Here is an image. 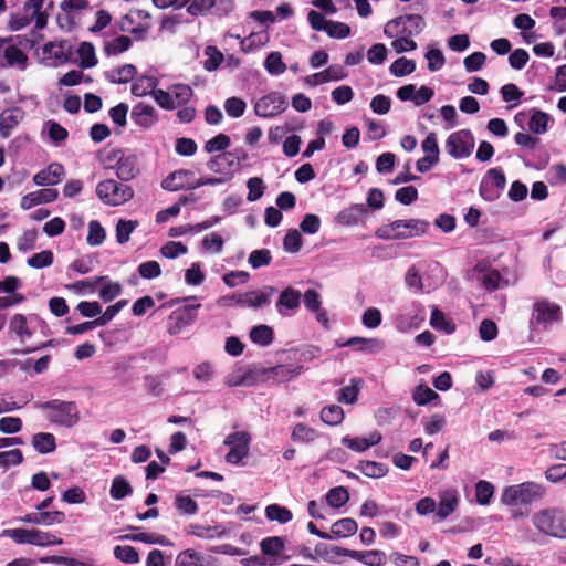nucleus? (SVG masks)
Wrapping results in <instances>:
<instances>
[{
    "mask_svg": "<svg viewBox=\"0 0 566 566\" xmlns=\"http://www.w3.org/2000/svg\"><path fill=\"white\" fill-rule=\"evenodd\" d=\"M238 159L239 157H237V154L223 151L212 156L207 161L206 166L210 171L222 176L229 181L234 177V174L239 171Z\"/></svg>",
    "mask_w": 566,
    "mask_h": 566,
    "instance_id": "4468645a",
    "label": "nucleus"
},
{
    "mask_svg": "<svg viewBox=\"0 0 566 566\" xmlns=\"http://www.w3.org/2000/svg\"><path fill=\"white\" fill-rule=\"evenodd\" d=\"M439 500L437 516L440 520H446L457 510L459 505V494L454 489H447L440 493Z\"/></svg>",
    "mask_w": 566,
    "mask_h": 566,
    "instance_id": "7c9ffc66",
    "label": "nucleus"
},
{
    "mask_svg": "<svg viewBox=\"0 0 566 566\" xmlns=\"http://www.w3.org/2000/svg\"><path fill=\"white\" fill-rule=\"evenodd\" d=\"M136 74V67L133 64H125L120 67L107 71L105 78L111 83L125 84L133 81Z\"/></svg>",
    "mask_w": 566,
    "mask_h": 566,
    "instance_id": "c9c22d12",
    "label": "nucleus"
},
{
    "mask_svg": "<svg viewBox=\"0 0 566 566\" xmlns=\"http://www.w3.org/2000/svg\"><path fill=\"white\" fill-rule=\"evenodd\" d=\"M506 178L501 168H491L486 176L483 178L481 184V195L484 198L493 199L497 196V193H492L491 196H488L486 192L489 188L494 187L496 189V192L499 190H502L505 187Z\"/></svg>",
    "mask_w": 566,
    "mask_h": 566,
    "instance_id": "c756f323",
    "label": "nucleus"
},
{
    "mask_svg": "<svg viewBox=\"0 0 566 566\" xmlns=\"http://www.w3.org/2000/svg\"><path fill=\"white\" fill-rule=\"evenodd\" d=\"M24 117V112L20 107H10L0 115V135L8 138L12 130L18 127Z\"/></svg>",
    "mask_w": 566,
    "mask_h": 566,
    "instance_id": "c85d7f7f",
    "label": "nucleus"
},
{
    "mask_svg": "<svg viewBox=\"0 0 566 566\" xmlns=\"http://www.w3.org/2000/svg\"><path fill=\"white\" fill-rule=\"evenodd\" d=\"M113 157L116 159V176L122 181H129L135 178L138 168L134 155H125L120 149H115Z\"/></svg>",
    "mask_w": 566,
    "mask_h": 566,
    "instance_id": "4be33fe9",
    "label": "nucleus"
},
{
    "mask_svg": "<svg viewBox=\"0 0 566 566\" xmlns=\"http://www.w3.org/2000/svg\"><path fill=\"white\" fill-rule=\"evenodd\" d=\"M113 554L115 558L126 564H137L140 560L137 549L130 545H116Z\"/></svg>",
    "mask_w": 566,
    "mask_h": 566,
    "instance_id": "603ef678",
    "label": "nucleus"
},
{
    "mask_svg": "<svg viewBox=\"0 0 566 566\" xmlns=\"http://www.w3.org/2000/svg\"><path fill=\"white\" fill-rule=\"evenodd\" d=\"M250 441V434L244 431H237L229 434L224 440V444L229 447L226 461L231 464L240 463L249 453Z\"/></svg>",
    "mask_w": 566,
    "mask_h": 566,
    "instance_id": "ddd939ff",
    "label": "nucleus"
},
{
    "mask_svg": "<svg viewBox=\"0 0 566 566\" xmlns=\"http://www.w3.org/2000/svg\"><path fill=\"white\" fill-rule=\"evenodd\" d=\"M275 292L272 286H264L261 290L249 291L238 294L241 307H250L254 310L262 308L271 303V298Z\"/></svg>",
    "mask_w": 566,
    "mask_h": 566,
    "instance_id": "6ab92c4d",
    "label": "nucleus"
},
{
    "mask_svg": "<svg viewBox=\"0 0 566 566\" xmlns=\"http://www.w3.org/2000/svg\"><path fill=\"white\" fill-rule=\"evenodd\" d=\"M302 294L300 291L289 286L281 292L275 307L282 317H290L296 313L301 306Z\"/></svg>",
    "mask_w": 566,
    "mask_h": 566,
    "instance_id": "412c9836",
    "label": "nucleus"
},
{
    "mask_svg": "<svg viewBox=\"0 0 566 566\" xmlns=\"http://www.w3.org/2000/svg\"><path fill=\"white\" fill-rule=\"evenodd\" d=\"M260 371L254 370H244L237 369L233 373L229 374L226 378V384L229 387H239V386H253L259 379Z\"/></svg>",
    "mask_w": 566,
    "mask_h": 566,
    "instance_id": "473e14b6",
    "label": "nucleus"
},
{
    "mask_svg": "<svg viewBox=\"0 0 566 566\" xmlns=\"http://www.w3.org/2000/svg\"><path fill=\"white\" fill-rule=\"evenodd\" d=\"M430 325L436 329H441L446 334H452L455 329V325L448 321L442 311L437 307L432 308Z\"/></svg>",
    "mask_w": 566,
    "mask_h": 566,
    "instance_id": "5fc2aeb1",
    "label": "nucleus"
},
{
    "mask_svg": "<svg viewBox=\"0 0 566 566\" xmlns=\"http://www.w3.org/2000/svg\"><path fill=\"white\" fill-rule=\"evenodd\" d=\"M321 419L328 426H337L344 419V410L338 405H331L321 410Z\"/></svg>",
    "mask_w": 566,
    "mask_h": 566,
    "instance_id": "864d4df0",
    "label": "nucleus"
},
{
    "mask_svg": "<svg viewBox=\"0 0 566 566\" xmlns=\"http://www.w3.org/2000/svg\"><path fill=\"white\" fill-rule=\"evenodd\" d=\"M188 303L182 307L176 308L171 312L167 322V332L169 335H179L186 327L191 325L198 316V310L201 304L196 301V297L187 300Z\"/></svg>",
    "mask_w": 566,
    "mask_h": 566,
    "instance_id": "9d476101",
    "label": "nucleus"
},
{
    "mask_svg": "<svg viewBox=\"0 0 566 566\" xmlns=\"http://www.w3.org/2000/svg\"><path fill=\"white\" fill-rule=\"evenodd\" d=\"M63 541L50 532L31 528V545L46 547L61 545Z\"/></svg>",
    "mask_w": 566,
    "mask_h": 566,
    "instance_id": "37998d69",
    "label": "nucleus"
},
{
    "mask_svg": "<svg viewBox=\"0 0 566 566\" xmlns=\"http://www.w3.org/2000/svg\"><path fill=\"white\" fill-rule=\"evenodd\" d=\"M33 408L41 410L51 424L62 428H73L81 419L78 406L74 401L60 399L35 401Z\"/></svg>",
    "mask_w": 566,
    "mask_h": 566,
    "instance_id": "f257e3e1",
    "label": "nucleus"
},
{
    "mask_svg": "<svg viewBox=\"0 0 566 566\" xmlns=\"http://www.w3.org/2000/svg\"><path fill=\"white\" fill-rule=\"evenodd\" d=\"M64 175V167L59 163H52L34 175L33 182L36 186H54L62 181Z\"/></svg>",
    "mask_w": 566,
    "mask_h": 566,
    "instance_id": "393cba45",
    "label": "nucleus"
},
{
    "mask_svg": "<svg viewBox=\"0 0 566 566\" xmlns=\"http://www.w3.org/2000/svg\"><path fill=\"white\" fill-rule=\"evenodd\" d=\"M133 493L129 482L122 475L115 476L112 481L109 494L114 500H123Z\"/></svg>",
    "mask_w": 566,
    "mask_h": 566,
    "instance_id": "c03bdc74",
    "label": "nucleus"
},
{
    "mask_svg": "<svg viewBox=\"0 0 566 566\" xmlns=\"http://www.w3.org/2000/svg\"><path fill=\"white\" fill-rule=\"evenodd\" d=\"M261 551L264 555L276 557L284 549V541L281 537H266L260 543Z\"/></svg>",
    "mask_w": 566,
    "mask_h": 566,
    "instance_id": "4d7b16f0",
    "label": "nucleus"
},
{
    "mask_svg": "<svg viewBox=\"0 0 566 566\" xmlns=\"http://www.w3.org/2000/svg\"><path fill=\"white\" fill-rule=\"evenodd\" d=\"M193 96V91L188 84L177 83L165 90H157L153 93L155 102L166 111H172L186 105Z\"/></svg>",
    "mask_w": 566,
    "mask_h": 566,
    "instance_id": "0eeeda50",
    "label": "nucleus"
},
{
    "mask_svg": "<svg viewBox=\"0 0 566 566\" xmlns=\"http://www.w3.org/2000/svg\"><path fill=\"white\" fill-rule=\"evenodd\" d=\"M429 222L421 219L395 220L379 227L375 234L382 240H402L420 237L427 232Z\"/></svg>",
    "mask_w": 566,
    "mask_h": 566,
    "instance_id": "f03ea898",
    "label": "nucleus"
},
{
    "mask_svg": "<svg viewBox=\"0 0 566 566\" xmlns=\"http://www.w3.org/2000/svg\"><path fill=\"white\" fill-rule=\"evenodd\" d=\"M533 525L545 535L566 538V514L558 509H545L532 516Z\"/></svg>",
    "mask_w": 566,
    "mask_h": 566,
    "instance_id": "20e7f679",
    "label": "nucleus"
},
{
    "mask_svg": "<svg viewBox=\"0 0 566 566\" xmlns=\"http://www.w3.org/2000/svg\"><path fill=\"white\" fill-rule=\"evenodd\" d=\"M334 552L337 556L349 557L366 566H382L387 560V555L380 549L355 551L343 547H335Z\"/></svg>",
    "mask_w": 566,
    "mask_h": 566,
    "instance_id": "dca6fc26",
    "label": "nucleus"
},
{
    "mask_svg": "<svg viewBox=\"0 0 566 566\" xmlns=\"http://www.w3.org/2000/svg\"><path fill=\"white\" fill-rule=\"evenodd\" d=\"M224 111L228 116L239 118L243 116L247 109V103L240 97H229L224 101Z\"/></svg>",
    "mask_w": 566,
    "mask_h": 566,
    "instance_id": "e2e57ef3",
    "label": "nucleus"
},
{
    "mask_svg": "<svg viewBox=\"0 0 566 566\" xmlns=\"http://www.w3.org/2000/svg\"><path fill=\"white\" fill-rule=\"evenodd\" d=\"M38 237L39 234L35 229L25 230L18 239V250L23 253L33 250L38 241Z\"/></svg>",
    "mask_w": 566,
    "mask_h": 566,
    "instance_id": "774afa93",
    "label": "nucleus"
},
{
    "mask_svg": "<svg viewBox=\"0 0 566 566\" xmlns=\"http://www.w3.org/2000/svg\"><path fill=\"white\" fill-rule=\"evenodd\" d=\"M264 69L273 76L283 74L286 70V65L282 60L281 53L277 51L271 52L264 61Z\"/></svg>",
    "mask_w": 566,
    "mask_h": 566,
    "instance_id": "3c124183",
    "label": "nucleus"
},
{
    "mask_svg": "<svg viewBox=\"0 0 566 566\" xmlns=\"http://www.w3.org/2000/svg\"><path fill=\"white\" fill-rule=\"evenodd\" d=\"M132 45V40L127 35H119L109 41H106L104 44V50L107 55H118L129 49Z\"/></svg>",
    "mask_w": 566,
    "mask_h": 566,
    "instance_id": "8fccbe9b",
    "label": "nucleus"
},
{
    "mask_svg": "<svg viewBox=\"0 0 566 566\" xmlns=\"http://www.w3.org/2000/svg\"><path fill=\"white\" fill-rule=\"evenodd\" d=\"M301 365H277L270 368H263L260 370L261 378L265 380H273L275 382H285L302 371Z\"/></svg>",
    "mask_w": 566,
    "mask_h": 566,
    "instance_id": "5701e85b",
    "label": "nucleus"
},
{
    "mask_svg": "<svg viewBox=\"0 0 566 566\" xmlns=\"http://www.w3.org/2000/svg\"><path fill=\"white\" fill-rule=\"evenodd\" d=\"M287 108L285 96L279 92H270L260 97L254 104V113L262 118L280 115Z\"/></svg>",
    "mask_w": 566,
    "mask_h": 566,
    "instance_id": "f8f14e48",
    "label": "nucleus"
},
{
    "mask_svg": "<svg viewBox=\"0 0 566 566\" xmlns=\"http://www.w3.org/2000/svg\"><path fill=\"white\" fill-rule=\"evenodd\" d=\"M349 494L343 486L333 488L326 494V501L329 506L338 509L347 503Z\"/></svg>",
    "mask_w": 566,
    "mask_h": 566,
    "instance_id": "680f3d73",
    "label": "nucleus"
},
{
    "mask_svg": "<svg viewBox=\"0 0 566 566\" xmlns=\"http://www.w3.org/2000/svg\"><path fill=\"white\" fill-rule=\"evenodd\" d=\"M474 136L469 129H460L449 135L446 142V149L455 159L469 157L474 148Z\"/></svg>",
    "mask_w": 566,
    "mask_h": 566,
    "instance_id": "9b49d317",
    "label": "nucleus"
},
{
    "mask_svg": "<svg viewBox=\"0 0 566 566\" xmlns=\"http://www.w3.org/2000/svg\"><path fill=\"white\" fill-rule=\"evenodd\" d=\"M358 531V524L354 518L344 517L333 523L331 527L332 538H345L353 536Z\"/></svg>",
    "mask_w": 566,
    "mask_h": 566,
    "instance_id": "72a5a7b5",
    "label": "nucleus"
},
{
    "mask_svg": "<svg viewBox=\"0 0 566 566\" xmlns=\"http://www.w3.org/2000/svg\"><path fill=\"white\" fill-rule=\"evenodd\" d=\"M367 214V208L363 203L352 205L339 211L335 218L340 226L353 227L361 222Z\"/></svg>",
    "mask_w": 566,
    "mask_h": 566,
    "instance_id": "cd10ccee",
    "label": "nucleus"
},
{
    "mask_svg": "<svg viewBox=\"0 0 566 566\" xmlns=\"http://www.w3.org/2000/svg\"><path fill=\"white\" fill-rule=\"evenodd\" d=\"M32 447L40 454L51 453L56 449V441L53 433L39 432L32 436Z\"/></svg>",
    "mask_w": 566,
    "mask_h": 566,
    "instance_id": "e433bc0d",
    "label": "nucleus"
},
{
    "mask_svg": "<svg viewBox=\"0 0 566 566\" xmlns=\"http://www.w3.org/2000/svg\"><path fill=\"white\" fill-rule=\"evenodd\" d=\"M560 319V306L547 298H539L533 304L528 327L531 331H537L539 327L547 328Z\"/></svg>",
    "mask_w": 566,
    "mask_h": 566,
    "instance_id": "39448f33",
    "label": "nucleus"
},
{
    "mask_svg": "<svg viewBox=\"0 0 566 566\" xmlns=\"http://www.w3.org/2000/svg\"><path fill=\"white\" fill-rule=\"evenodd\" d=\"M44 126L51 142L56 146L61 145L69 136L67 130L54 120L45 122Z\"/></svg>",
    "mask_w": 566,
    "mask_h": 566,
    "instance_id": "052dcab7",
    "label": "nucleus"
},
{
    "mask_svg": "<svg viewBox=\"0 0 566 566\" xmlns=\"http://www.w3.org/2000/svg\"><path fill=\"white\" fill-rule=\"evenodd\" d=\"M175 506L185 515H195L198 512L197 502L189 495H185L182 493H178L175 496Z\"/></svg>",
    "mask_w": 566,
    "mask_h": 566,
    "instance_id": "bf43d9fd",
    "label": "nucleus"
},
{
    "mask_svg": "<svg viewBox=\"0 0 566 566\" xmlns=\"http://www.w3.org/2000/svg\"><path fill=\"white\" fill-rule=\"evenodd\" d=\"M544 488L535 482H524L506 488L502 502L506 505L528 504L544 495Z\"/></svg>",
    "mask_w": 566,
    "mask_h": 566,
    "instance_id": "6e6552de",
    "label": "nucleus"
},
{
    "mask_svg": "<svg viewBox=\"0 0 566 566\" xmlns=\"http://www.w3.org/2000/svg\"><path fill=\"white\" fill-rule=\"evenodd\" d=\"M96 196L104 205L117 207L129 201L134 197V190L128 185L106 179L97 184Z\"/></svg>",
    "mask_w": 566,
    "mask_h": 566,
    "instance_id": "423d86ee",
    "label": "nucleus"
},
{
    "mask_svg": "<svg viewBox=\"0 0 566 566\" xmlns=\"http://www.w3.org/2000/svg\"><path fill=\"white\" fill-rule=\"evenodd\" d=\"M317 437L318 432L314 428L302 422L295 424L291 433V439L296 443H311Z\"/></svg>",
    "mask_w": 566,
    "mask_h": 566,
    "instance_id": "a19ab883",
    "label": "nucleus"
},
{
    "mask_svg": "<svg viewBox=\"0 0 566 566\" xmlns=\"http://www.w3.org/2000/svg\"><path fill=\"white\" fill-rule=\"evenodd\" d=\"M106 233L102 224L97 220L88 223V234L86 241L92 247L101 245L105 240Z\"/></svg>",
    "mask_w": 566,
    "mask_h": 566,
    "instance_id": "0e129e2a",
    "label": "nucleus"
},
{
    "mask_svg": "<svg viewBox=\"0 0 566 566\" xmlns=\"http://www.w3.org/2000/svg\"><path fill=\"white\" fill-rule=\"evenodd\" d=\"M205 55L203 67L209 72L216 71L223 61V54L216 46H207Z\"/></svg>",
    "mask_w": 566,
    "mask_h": 566,
    "instance_id": "338daca9",
    "label": "nucleus"
},
{
    "mask_svg": "<svg viewBox=\"0 0 566 566\" xmlns=\"http://www.w3.org/2000/svg\"><path fill=\"white\" fill-rule=\"evenodd\" d=\"M44 0H27L22 11L10 15L8 27L11 31H19L35 21L38 30L43 29L48 22V14L42 11Z\"/></svg>",
    "mask_w": 566,
    "mask_h": 566,
    "instance_id": "7ed1b4c3",
    "label": "nucleus"
},
{
    "mask_svg": "<svg viewBox=\"0 0 566 566\" xmlns=\"http://www.w3.org/2000/svg\"><path fill=\"white\" fill-rule=\"evenodd\" d=\"M157 81L153 76H140L132 84V94L138 97L146 96L156 92Z\"/></svg>",
    "mask_w": 566,
    "mask_h": 566,
    "instance_id": "ea45409f",
    "label": "nucleus"
},
{
    "mask_svg": "<svg viewBox=\"0 0 566 566\" xmlns=\"http://www.w3.org/2000/svg\"><path fill=\"white\" fill-rule=\"evenodd\" d=\"M178 562L187 566H212L211 557L203 556L191 548L180 552L178 554Z\"/></svg>",
    "mask_w": 566,
    "mask_h": 566,
    "instance_id": "4c0bfd02",
    "label": "nucleus"
},
{
    "mask_svg": "<svg viewBox=\"0 0 566 566\" xmlns=\"http://www.w3.org/2000/svg\"><path fill=\"white\" fill-rule=\"evenodd\" d=\"M390 38L397 36L396 40L392 41L391 45L395 49L397 53H402L407 51H412L417 48V43L409 39V34L401 33V29H392V34L389 35Z\"/></svg>",
    "mask_w": 566,
    "mask_h": 566,
    "instance_id": "a18cd8bd",
    "label": "nucleus"
},
{
    "mask_svg": "<svg viewBox=\"0 0 566 566\" xmlns=\"http://www.w3.org/2000/svg\"><path fill=\"white\" fill-rule=\"evenodd\" d=\"M424 319V306L419 302L412 301L398 310L394 323L400 333H408L419 328Z\"/></svg>",
    "mask_w": 566,
    "mask_h": 566,
    "instance_id": "1a4fd4ad",
    "label": "nucleus"
},
{
    "mask_svg": "<svg viewBox=\"0 0 566 566\" xmlns=\"http://www.w3.org/2000/svg\"><path fill=\"white\" fill-rule=\"evenodd\" d=\"M133 123L142 128H149L158 120L156 109L147 104H136L130 113Z\"/></svg>",
    "mask_w": 566,
    "mask_h": 566,
    "instance_id": "a878e982",
    "label": "nucleus"
},
{
    "mask_svg": "<svg viewBox=\"0 0 566 566\" xmlns=\"http://www.w3.org/2000/svg\"><path fill=\"white\" fill-rule=\"evenodd\" d=\"M433 272H439L441 274V277L436 283H428L426 284L422 280V276L420 274V270L416 265H411L405 276L406 285L409 289H413L418 292H427L437 289L438 285H440L443 282V269L439 263L433 264Z\"/></svg>",
    "mask_w": 566,
    "mask_h": 566,
    "instance_id": "a211bd4d",
    "label": "nucleus"
},
{
    "mask_svg": "<svg viewBox=\"0 0 566 566\" xmlns=\"http://www.w3.org/2000/svg\"><path fill=\"white\" fill-rule=\"evenodd\" d=\"M552 120L551 116L542 111H533L528 122V128L534 134H544L548 128V123Z\"/></svg>",
    "mask_w": 566,
    "mask_h": 566,
    "instance_id": "49530a36",
    "label": "nucleus"
},
{
    "mask_svg": "<svg viewBox=\"0 0 566 566\" xmlns=\"http://www.w3.org/2000/svg\"><path fill=\"white\" fill-rule=\"evenodd\" d=\"M357 469L367 478L379 479L387 474L388 468L384 463L375 461H360Z\"/></svg>",
    "mask_w": 566,
    "mask_h": 566,
    "instance_id": "79ce46f5",
    "label": "nucleus"
},
{
    "mask_svg": "<svg viewBox=\"0 0 566 566\" xmlns=\"http://www.w3.org/2000/svg\"><path fill=\"white\" fill-rule=\"evenodd\" d=\"M424 27V20L419 14H408L390 21L385 27V34L391 35L392 29H401V33L409 35L419 34Z\"/></svg>",
    "mask_w": 566,
    "mask_h": 566,
    "instance_id": "aec40b11",
    "label": "nucleus"
},
{
    "mask_svg": "<svg viewBox=\"0 0 566 566\" xmlns=\"http://www.w3.org/2000/svg\"><path fill=\"white\" fill-rule=\"evenodd\" d=\"M381 441V434L378 431L371 432L368 437L350 438L345 436L342 438V443L355 452H364L373 446Z\"/></svg>",
    "mask_w": 566,
    "mask_h": 566,
    "instance_id": "2f4dec72",
    "label": "nucleus"
},
{
    "mask_svg": "<svg viewBox=\"0 0 566 566\" xmlns=\"http://www.w3.org/2000/svg\"><path fill=\"white\" fill-rule=\"evenodd\" d=\"M230 137L226 134L220 133L213 138L206 142L203 149L209 154H213L217 151L223 153L227 151L226 149L230 146Z\"/></svg>",
    "mask_w": 566,
    "mask_h": 566,
    "instance_id": "69168bd1",
    "label": "nucleus"
},
{
    "mask_svg": "<svg viewBox=\"0 0 566 566\" xmlns=\"http://www.w3.org/2000/svg\"><path fill=\"white\" fill-rule=\"evenodd\" d=\"M416 70V62L406 57H399L389 67L394 76L401 77L411 74Z\"/></svg>",
    "mask_w": 566,
    "mask_h": 566,
    "instance_id": "6e6d98bb",
    "label": "nucleus"
},
{
    "mask_svg": "<svg viewBox=\"0 0 566 566\" xmlns=\"http://www.w3.org/2000/svg\"><path fill=\"white\" fill-rule=\"evenodd\" d=\"M77 54L80 57V66L82 69H91L97 64L93 44L88 42L81 43L77 49Z\"/></svg>",
    "mask_w": 566,
    "mask_h": 566,
    "instance_id": "de8ad7c7",
    "label": "nucleus"
},
{
    "mask_svg": "<svg viewBox=\"0 0 566 566\" xmlns=\"http://www.w3.org/2000/svg\"><path fill=\"white\" fill-rule=\"evenodd\" d=\"M65 520V515L61 511L43 512L39 511L35 513H28L23 516L15 518L18 522L30 523L35 525L51 526L54 524H61Z\"/></svg>",
    "mask_w": 566,
    "mask_h": 566,
    "instance_id": "b1692460",
    "label": "nucleus"
},
{
    "mask_svg": "<svg viewBox=\"0 0 566 566\" xmlns=\"http://www.w3.org/2000/svg\"><path fill=\"white\" fill-rule=\"evenodd\" d=\"M38 319L36 315L31 314L25 316L21 313L12 315L9 321L8 333L11 337H15L21 344H24L28 339L33 336V329L31 328L32 321Z\"/></svg>",
    "mask_w": 566,
    "mask_h": 566,
    "instance_id": "f3484780",
    "label": "nucleus"
},
{
    "mask_svg": "<svg viewBox=\"0 0 566 566\" xmlns=\"http://www.w3.org/2000/svg\"><path fill=\"white\" fill-rule=\"evenodd\" d=\"M161 188L167 191L195 190L197 189V178L192 170L178 169L163 179Z\"/></svg>",
    "mask_w": 566,
    "mask_h": 566,
    "instance_id": "2eb2a0df",
    "label": "nucleus"
},
{
    "mask_svg": "<svg viewBox=\"0 0 566 566\" xmlns=\"http://www.w3.org/2000/svg\"><path fill=\"white\" fill-rule=\"evenodd\" d=\"M59 196L56 189L44 188L36 191H32L22 197L20 206L23 210H29L41 203L53 202Z\"/></svg>",
    "mask_w": 566,
    "mask_h": 566,
    "instance_id": "bb28decb",
    "label": "nucleus"
},
{
    "mask_svg": "<svg viewBox=\"0 0 566 566\" xmlns=\"http://www.w3.org/2000/svg\"><path fill=\"white\" fill-rule=\"evenodd\" d=\"M265 515L269 520L277 521L281 524L290 522L293 517L290 510L279 504L268 505L265 509Z\"/></svg>",
    "mask_w": 566,
    "mask_h": 566,
    "instance_id": "13d9d810",
    "label": "nucleus"
},
{
    "mask_svg": "<svg viewBox=\"0 0 566 566\" xmlns=\"http://www.w3.org/2000/svg\"><path fill=\"white\" fill-rule=\"evenodd\" d=\"M3 56L6 59L8 66H20L21 69L25 67L27 64V55L15 45L3 46Z\"/></svg>",
    "mask_w": 566,
    "mask_h": 566,
    "instance_id": "09e8293b",
    "label": "nucleus"
},
{
    "mask_svg": "<svg viewBox=\"0 0 566 566\" xmlns=\"http://www.w3.org/2000/svg\"><path fill=\"white\" fill-rule=\"evenodd\" d=\"M273 329L264 324L256 325L250 331V339L252 343L266 347L273 342Z\"/></svg>",
    "mask_w": 566,
    "mask_h": 566,
    "instance_id": "58836bf2",
    "label": "nucleus"
},
{
    "mask_svg": "<svg viewBox=\"0 0 566 566\" xmlns=\"http://www.w3.org/2000/svg\"><path fill=\"white\" fill-rule=\"evenodd\" d=\"M475 270L480 272L478 280L489 291L499 290L507 285V281L501 276L497 270L483 271L480 270V266H476Z\"/></svg>",
    "mask_w": 566,
    "mask_h": 566,
    "instance_id": "f704fd0d",
    "label": "nucleus"
}]
</instances>
